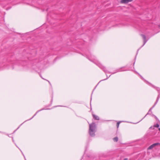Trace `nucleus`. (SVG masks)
<instances>
[{"instance_id":"obj_1","label":"nucleus","mask_w":160,"mask_h":160,"mask_svg":"<svg viewBox=\"0 0 160 160\" xmlns=\"http://www.w3.org/2000/svg\"><path fill=\"white\" fill-rule=\"evenodd\" d=\"M87 58L91 61L93 62L96 64L100 68L102 69L105 73L109 72L111 73L110 72H109L106 68L104 66H102L101 64L96 59L95 57L93 55H91L90 57L89 56H88Z\"/></svg>"},{"instance_id":"obj_2","label":"nucleus","mask_w":160,"mask_h":160,"mask_svg":"<svg viewBox=\"0 0 160 160\" xmlns=\"http://www.w3.org/2000/svg\"><path fill=\"white\" fill-rule=\"evenodd\" d=\"M96 125L95 123L92 122L89 125V132L90 136L91 137L94 136L95 132Z\"/></svg>"},{"instance_id":"obj_3","label":"nucleus","mask_w":160,"mask_h":160,"mask_svg":"<svg viewBox=\"0 0 160 160\" xmlns=\"http://www.w3.org/2000/svg\"><path fill=\"white\" fill-rule=\"evenodd\" d=\"M136 73H137L138 74L140 77L144 81L146 82L149 84H150L151 86H152L153 88H155V89L157 90V91L158 92V93H160V88L158 87H156L154 85H152L151 83H149L148 81H146L142 77V76H141V75H140L138 72H136Z\"/></svg>"},{"instance_id":"obj_4","label":"nucleus","mask_w":160,"mask_h":160,"mask_svg":"<svg viewBox=\"0 0 160 160\" xmlns=\"http://www.w3.org/2000/svg\"><path fill=\"white\" fill-rule=\"evenodd\" d=\"M128 70V69H126V67H123L117 69L115 70V72H113L111 73L112 74H114L117 72L125 71Z\"/></svg>"},{"instance_id":"obj_5","label":"nucleus","mask_w":160,"mask_h":160,"mask_svg":"<svg viewBox=\"0 0 160 160\" xmlns=\"http://www.w3.org/2000/svg\"><path fill=\"white\" fill-rule=\"evenodd\" d=\"M141 36L142 37L143 39V45L140 48L142 47L146 43V42H147V41L149 39H146V37L145 35L142 34H141Z\"/></svg>"},{"instance_id":"obj_6","label":"nucleus","mask_w":160,"mask_h":160,"mask_svg":"<svg viewBox=\"0 0 160 160\" xmlns=\"http://www.w3.org/2000/svg\"><path fill=\"white\" fill-rule=\"evenodd\" d=\"M160 143H155L154 144H152V145H150L148 148V150H150L151 149L153 148L154 147L156 146H157L158 145H160Z\"/></svg>"},{"instance_id":"obj_7","label":"nucleus","mask_w":160,"mask_h":160,"mask_svg":"<svg viewBox=\"0 0 160 160\" xmlns=\"http://www.w3.org/2000/svg\"><path fill=\"white\" fill-rule=\"evenodd\" d=\"M132 0H122L121 2L123 3H128L129 2L132 1Z\"/></svg>"},{"instance_id":"obj_8","label":"nucleus","mask_w":160,"mask_h":160,"mask_svg":"<svg viewBox=\"0 0 160 160\" xmlns=\"http://www.w3.org/2000/svg\"><path fill=\"white\" fill-rule=\"evenodd\" d=\"M93 118L95 120H99V118L98 116L94 114H92Z\"/></svg>"},{"instance_id":"obj_9","label":"nucleus","mask_w":160,"mask_h":160,"mask_svg":"<svg viewBox=\"0 0 160 160\" xmlns=\"http://www.w3.org/2000/svg\"><path fill=\"white\" fill-rule=\"evenodd\" d=\"M156 105H155V104H154V105H153V106L149 110L148 112V113L146 114V115H145V116L143 118L145 117H146L148 114H149V112H152V109L155 107V106Z\"/></svg>"},{"instance_id":"obj_10","label":"nucleus","mask_w":160,"mask_h":160,"mask_svg":"<svg viewBox=\"0 0 160 160\" xmlns=\"http://www.w3.org/2000/svg\"><path fill=\"white\" fill-rule=\"evenodd\" d=\"M160 98V93H159L158 96L157 97V100H156V102H155V103H154L155 105H156L157 104V102H158V100H159Z\"/></svg>"},{"instance_id":"obj_11","label":"nucleus","mask_w":160,"mask_h":160,"mask_svg":"<svg viewBox=\"0 0 160 160\" xmlns=\"http://www.w3.org/2000/svg\"><path fill=\"white\" fill-rule=\"evenodd\" d=\"M44 109H42L40 110H39L38 111L36 112V113L34 115V116L31 118L29 120H31V119H32L36 114H37L40 111H41L42 110H44Z\"/></svg>"},{"instance_id":"obj_12","label":"nucleus","mask_w":160,"mask_h":160,"mask_svg":"<svg viewBox=\"0 0 160 160\" xmlns=\"http://www.w3.org/2000/svg\"><path fill=\"white\" fill-rule=\"evenodd\" d=\"M118 140V138L117 137H115L114 138H113V140L115 142H117Z\"/></svg>"},{"instance_id":"obj_13","label":"nucleus","mask_w":160,"mask_h":160,"mask_svg":"<svg viewBox=\"0 0 160 160\" xmlns=\"http://www.w3.org/2000/svg\"><path fill=\"white\" fill-rule=\"evenodd\" d=\"M120 122H118L117 123V128H118L119 127V124H120Z\"/></svg>"},{"instance_id":"obj_14","label":"nucleus","mask_w":160,"mask_h":160,"mask_svg":"<svg viewBox=\"0 0 160 160\" xmlns=\"http://www.w3.org/2000/svg\"><path fill=\"white\" fill-rule=\"evenodd\" d=\"M159 126V125L158 124H156L154 126L155 127L158 128Z\"/></svg>"},{"instance_id":"obj_15","label":"nucleus","mask_w":160,"mask_h":160,"mask_svg":"<svg viewBox=\"0 0 160 160\" xmlns=\"http://www.w3.org/2000/svg\"><path fill=\"white\" fill-rule=\"evenodd\" d=\"M107 78H107L106 79H104V80H101V81H100L99 82H101V81H103V80H105L107 79Z\"/></svg>"},{"instance_id":"obj_16","label":"nucleus","mask_w":160,"mask_h":160,"mask_svg":"<svg viewBox=\"0 0 160 160\" xmlns=\"http://www.w3.org/2000/svg\"><path fill=\"white\" fill-rule=\"evenodd\" d=\"M128 159L127 158H125L124 159V160H128Z\"/></svg>"},{"instance_id":"obj_17","label":"nucleus","mask_w":160,"mask_h":160,"mask_svg":"<svg viewBox=\"0 0 160 160\" xmlns=\"http://www.w3.org/2000/svg\"><path fill=\"white\" fill-rule=\"evenodd\" d=\"M97 86H96L95 87V88H94V89H93V91H94V90H95V88H96V87H97ZM93 91H92V92H93Z\"/></svg>"},{"instance_id":"obj_18","label":"nucleus","mask_w":160,"mask_h":160,"mask_svg":"<svg viewBox=\"0 0 160 160\" xmlns=\"http://www.w3.org/2000/svg\"><path fill=\"white\" fill-rule=\"evenodd\" d=\"M139 49H138V51H137V54H138V51H139Z\"/></svg>"},{"instance_id":"obj_19","label":"nucleus","mask_w":160,"mask_h":160,"mask_svg":"<svg viewBox=\"0 0 160 160\" xmlns=\"http://www.w3.org/2000/svg\"><path fill=\"white\" fill-rule=\"evenodd\" d=\"M47 81L49 82V84L50 85H51V83H50V82L49 81H48V80H47Z\"/></svg>"},{"instance_id":"obj_20","label":"nucleus","mask_w":160,"mask_h":160,"mask_svg":"<svg viewBox=\"0 0 160 160\" xmlns=\"http://www.w3.org/2000/svg\"><path fill=\"white\" fill-rule=\"evenodd\" d=\"M159 130L160 131V128H159Z\"/></svg>"},{"instance_id":"obj_21","label":"nucleus","mask_w":160,"mask_h":160,"mask_svg":"<svg viewBox=\"0 0 160 160\" xmlns=\"http://www.w3.org/2000/svg\"><path fill=\"white\" fill-rule=\"evenodd\" d=\"M134 64H135V62L134 63H133V65H134Z\"/></svg>"}]
</instances>
